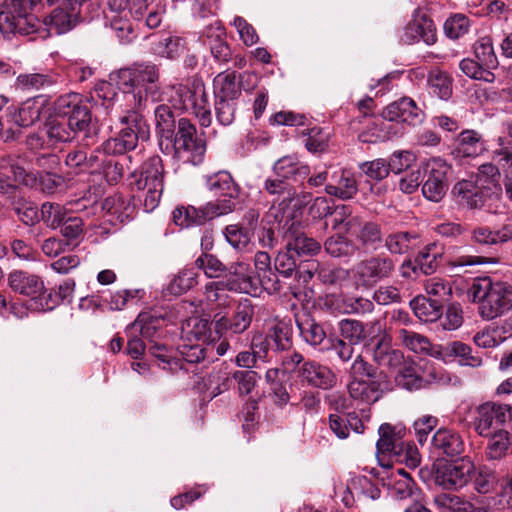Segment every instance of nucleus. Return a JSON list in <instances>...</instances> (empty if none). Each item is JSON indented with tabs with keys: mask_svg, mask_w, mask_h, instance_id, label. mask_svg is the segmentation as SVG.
Returning <instances> with one entry per match:
<instances>
[{
	"mask_svg": "<svg viewBox=\"0 0 512 512\" xmlns=\"http://www.w3.org/2000/svg\"><path fill=\"white\" fill-rule=\"evenodd\" d=\"M125 104L120 105L123 115L119 120L127 127L121 129L116 137L102 143V150L108 155H122L136 148L139 136L148 138L149 127L141 114L145 107V98L141 93L123 94Z\"/></svg>",
	"mask_w": 512,
	"mask_h": 512,
	"instance_id": "f257e3e1",
	"label": "nucleus"
},
{
	"mask_svg": "<svg viewBox=\"0 0 512 512\" xmlns=\"http://www.w3.org/2000/svg\"><path fill=\"white\" fill-rule=\"evenodd\" d=\"M347 389L352 399L373 404L390 390V383L384 372L358 355L349 370Z\"/></svg>",
	"mask_w": 512,
	"mask_h": 512,
	"instance_id": "f03ea898",
	"label": "nucleus"
},
{
	"mask_svg": "<svg viewBox=\"0 0 512 512\" xmlns=\"http://www.w3.org/2000/svg\"><path fill=\"white\" fill-rule=\"evenodd\" d=\"M470 293L484 320H493L512 309V286L506 282H493L490 277L477 278Z\"/></svg>",
	"mask_w": 512,
	"mask_h": 512,
	"instance_id": "7ed1b4c3",
	"label": "nucleus"
},
{
	"mask_svg": "<svg viewBox=\"0 0 512 512\" xmlns=\"http://www.w3.org/2000/svg\"><path fill=\"white\" fill-rule=\"evenodd\" d=\"M159 78L160 70L157 65L150 62L136 63L119 70L118 85L123 90V94L141 93L145 102L148 97L152 101H159L161 100Z\"/></svg>",
	"mask_w": 512,
	"mask_h": 512,
	"instance_id": "20e7f679",
	"label": "nucleus"
},
{
	"mask_svg": "<svg viewBox=\"0 0 512 512\" xmlns=\"http://www.w3.org/2000/svg\"><path fill=\"white\" fill-rule=\"evenodd\" d=\"M132 182L138 190H147L144 197V207L147 211L154 210L161 199L164 188V166L162 159L154 155L141 165L139 172H133Z\"/></svg>",
	"mask_w": 512,
	"mask_h": 512,
	"instance_id": "39448f33",
	"label": "nucleus"
},
{
	"mask_svg": "<svg viewBox=\"0 0 512 512\" xmlns=\"http://www.w3.org/2000/svg\"><path fill=\"white\" fill-rule=\"evenodd\" d=\"M155 0H107L110 15V26L120 41L129 42L133 33V26L129 17L141 20L145 11Z\"/></svg>",
	"mask_w": 512,
	"mask_h": 512,
	"instance_id": "423d86ee",
	"label": "nucleus"
},
{
	"mask_svg": "<svg viewBox=\"0 0 512 512\" xmlns=\"http://www.w3.org/2000/svg\"><path fill=\"white\" fill-rule=\"evenodd\" d=\"M173 158L183 164L198 165L203 161L206 143L197 135V129L187 118L178 120L173 139Z\"/></svg>",
	"mask_w": 512,
	"mask_h": 512,
	"instance_id": "0eeeda50",
	"label": "nucleus"
},
{
	"mask_svg": "<svg viewBox=\"0 0 512 512\" xmlns=\"http://www.w3.org/2000/svg\"><path fill=\"white\" fill-rule=\"evenodd\" d=\"M395 271L396 261L390 255L380 253L359 261L354 268V279L358 286L371 289L390 279Z\"/></svg>",
	"mask_w": 512,
	"mask_h": 512,
	"instance_id": "6e6552de",
	"label": "nucleus"
},
{
	"mask_svg": "<svg viewBox=\"0 0 512 512\" xmlns=\"http://www.w3.org/2000/svg\"><path fill=\"white\" fill-rule=\"evenodd\" d=\"M177 99L175 106L183 110H191L198 118L202 127H209L212 116L205 86L201 81H193L191 85L178 84L173 86Z\"/></svg>",
	"mask_w": 512,
	"mask_h": 512,
	"instance_id": "1a4fd4ad",
	"label": "nucleus"
},
{
	"mask_svg": "<svg viewBox=\"0 0 512 512\" xmlns=\"http://www.w3.org/2000/svg\"><path fill=\"white\" fill-rule=\"evenodd\" d=\"M475 472L474 463L468 458L437 464L432 469V479L435 485L444 490L458 491L472 480Z\"/></svg>",
	"mask_w": 512,
	"mask_h": 512,
	"instance_id": "9d476101",
	"label": "nucleus"
},
{
	"mask_svg": "<svg viewBox=\"0 0 512 512\" xmlns=\"http://www.w3.org/2000/svg\"><path fill=\"white\" fill-rule=\"evenodd\" d=\"M451 166L439 157L429 159L423 165L422 193L433 202H439L446 195L449 187Z\"/></svg>",
	"mask_w": 512,
	"mask_h": 512,
	"instance_id": "9b49d317",
	"label": "nucleus"
},
{
	"mask_svg": "<svg viewBox=\"0 0 512 512\" xmlns=\"http://www.w3.org/2000/svg\"><path fill=\"white\" fill-rule=\"evenodd\" d=\"M255 313V306L248 298L240 299L230 317L221 315L214 316V327L217 333L230 331L234 334L244 333L251 325Z\"/></svg>",
	"mask_w": 512,
	"mask_h": 512,
	"instance_id": "f8f14e48",
	"label": "nucleus"
},
{
	"mask_svg": "<svg viewBox=\"0 0 512 512\" xmlns=\"http://www.w3.org/2000/svg\"><path fill=\"white\" fill-rule=\"evenodd\" d=\"M28 5L6 8L0 12V31L3 35L19 33L29 35L37 32L39 20L31 13Z\"/></svg>",
	"mask_w": 512,
	"mask_h": 512,
	"instance_id": "ddd939ff",
	"label": "nucleus"
},
{
	"mask_svg": "<svg viewBox=\"0 0 512 512\" xmlns=\"http://www.w3.org/2000/svg\"><path fill=\"white\" fill-rule=\"evenodd\" d=\"M508 407L502 404L486 402L476 407L473 418V428L481 437L492 435L497 430H503L508 413Z\"/></svg>",
	"mask_w": 512,
	"mask_h": 512,
	"instance_id": "4468645a",
	"label": "nucleus"
},
{
	"mask_svg": "<svg viewBox=\"0 0 512 512\" xmlns=\"http://www.w3.org/2000/svg\"><path fill=\"white\" fill-rule=\"evenodd\" d=\"M254 78L255 75L249 72L241 74L235 71L221 72L213 80L214 97L237 100L242 89L254 87L255 84L252 82Z\"/></svg>",
	"mask_w": 512,
	"mask_h": 512,
	"instance_id": "2eb2a0df",
	"label": "nucleus"
},
{
	"mask_svg": "<svg viewBox=\"0 0 512 512\" xmlns=\"http://www.w3.org/2000/svg\"><path fill=\"white\" fill-rule=\"evenodd\" d=\"M345 231L355 238L358 248L376 249L384 240L380 224L362 217H350L345 221Z\"/></svg>",
	"mask_w": 512,
	"mask_h": 512,
	"instance_id": "dca6fc26",
	"label": "nucleus"
},
{
	"mask_svg": "<svg viewBox=\"0 0 512 512\" xmlns=\"http://www.w3.org/2000/svg\"><path fill=\"white\" fill-rule=\"evenodd\" d=\"M85 0H47L48 3H59L49 17L50 31L56 34H63L74 28L79 22L80 9Z\"/></svg>",
	"mask_w": 512,
	"mask_h": 512,
	"instance_id": "f3484780",
	"label": "nucleus"
},
{
	"mask_svg": "<svg viewBox=\"0 0 512 512\" xmlns=\"http://www.w3.org/2000/svg\"><path fill=\"white\" fill-rule=\"evenodd\" d=\"M381 115L385 120L406 123L412 126L422 123L425 117L422 109L409 97H402L388 104Z\"/></svg>",
	"mask_w": 512,
	"mask_h": 512,
	"instance_id": "a211bd4d",
	"label": "nucleus"
},
{
	"mask_svg": "<svg viewBox=\"0 0 512 512\" xmlns=\"http://www.w3.org/2000/svg\"><path fill=\"white\" fill-rule=\"evenodd\" d=\"M230 277L226 281L228 291L257 296L261 290L259 280L252 275L251 267L246 262H234L229 268Z\"/></svg>",
	"mask_w": 512,
	"mask_h": 512,
	"instance_id": "6ab92c4d",
	"label": "nucleus"
},
{
	"mask_svg": "<svg viewBox=\"0 0 512 512\" xmlns=\"http://www.w3.org/2000/svg\"><path fill=\"white\" fill-rule=\"evenodd\" d=\"M298 376L308 386L322 390L332 389L337 384L334 371L314 360L304 362L299 368Z\"/></svg>",
	"mask_w": 512,
	"mask_h": 512,
	"instance_id": "aec40b11",
	"label": "nucleus"
},
{
	"mask_svg": "<svg viewBox=\"0 0 512 512\" xmlns=\"http://www.w3.org/2000/svg\"><path fill=\"white\" fill-rule=\"evenodd\" d=\"M10 172L13 174V181L22 183L25 186L39 188L44 193L52 194L63 184V177L53 172L36 174L27 172L23 167L10 165Z\"/></svg>",
	"mask_w": 512,
	"mask_h": 512,
	"instance_id": "412c9836",
	"label": "nucleus"
},
{
	"mask_svg": "<svg viewBox=\"0 0 512 512\" xmlns=\"http://www.w3.org/2000/svg\"><path fill=\"white\" fill-rule=\"evenodd\" d=\"M7 117L18 132V138L21 136L22 129L32 126L40 119L42 106L35 98L28 99L20 106H10L6 109Z\"/></svg>",
	"mask_w": 512,
	"mask_h": 512,
	"instance_id": "4be33fe9",
	"label": "nucleus"
},
{
	"mask_svg": "<svg viewBox=\"0 0 512 512\" xmlns=\"http://www.w3.org/2000/svg\"><path fill=\"white\" fill-rule=\"evenodd\" d=\"M7 281L12 291L30 298H35L45 291L43 279L26 270L11 271Z\"/></svg>",
	"mask_w": 512,
	"mask_h": 512,
	"instance_id": "5701e85b",
	"label": "nucleus"
},
{
	"mask_svg": "<svg viewBox=\"0 0 512 512\" xmlns=\"http://www.w3.org/2000/svg\"><path fill=\"white\" fill-rule=\"evenodd\" d=\"M274 266L276 271L285 279L292 277L296 279L299 277L303 278L304 282H307L313 276L312 269H316L318 264L313 262L311 268L301 271L300 265L298 264V257L285 247V250L280 251L276 256Z\"/></svg>",
	"mask_w": 512,
	"mask_h": 512,
	"instance_id": "b1692460",
	"label": "nucleus"
},
{
	"mask_svg": "<svg viewBox=\"0 0 512 512\" xmlns=\"http://www.w3.org/2000/svg\"><path fill=\"white\" fill-rule=\"evenodd\" d=\"M296 225L300 226V222L292 221L286 232V248L292 251L298 258L301 256L316 255L320 249V243L314 238L306 236L297 230Z\"/></svg>",
	"mask_w": 512,
	"mask_h": 512,
	"instance_id": "393cba45",
	"label": "nucleus"
},
{
	"mask_svg": "<svg viewBox=\"0 0 512 512\" xmlns=\"http://www.w3.org/2000/svg\"><path fill=\"white\" fill-rule=\"evenodd\" d=\"M384 247L391 255H405L420 247V236L415 231H395L385 236Z\"/></svg>",
	"mask_w": 512,
	"mask_h": 512,
	"instance_id": "a878e982",
	"label": "nucleus"
},
{
	"mask_svg": "<svg viewBox=\"0 0 512 512\" xmlns=\"http://www.w3.org/2000/svg\"><path fill=\"white\" fill-rule=\"evenodd\" d=\"M376 328H379L378 321L363 323L356 319H343L339 322L342 339L356 345L368 341Z\"/></svg>",
	"mask_w": 512,
	"mask_h": 512,
	"instance_id": "bb28decb",
	"label": "nucleus"
},
{
	"mask_svg": "<svg viewBox=\"0 0 512 512\" xmlns=\"http://www.w3.org/2000/svg\"><path fill=\"white\" fill-rule=\"evenodd\" d=\"M397 338L403 347L416 354H425L434 358L440 355V345L432 344L426 336L415 331L399 329Z\"/></svg>",
	"mask_w": 512,
	"mask_h": 512,
	"instance_id": "cd10ccee",
	"label": "nucleus"
},
{
	"mask_svg": "<svg viewBox=\"0 0 512 512\" xmlns=\"http://www.w3.org/2000/svg\"><path fill=\"white\" fill-rule=\"evenodd\" d=\"M484 151L482 135L475 130H464L455 138L452 154L457 158L476 157Z\"/></svg>",
	"mask_w": 512,
	"mask_h": 512,
	"instance_id": "c85d7f7f",
	"label": "nucleus"
},
{
	"mask_svg": "<svg viewBox=\"0 0 512 512\" xmlns=\"http://www.w3.org/2000/svg\"><path fill=\"white\" fill-rule=\"evenodd\" d=\"M328 195L341 200L352 199L358 192V183L355 176L348 170H341L332 176V182L325 186Z\"/></svg>",
	"mask_w": 512,
	"mask_h": 512,
	"instance_id": "c756f323",
	"label": "nucleus"
},
{
	"mask_svg": "<svg viewBox=\"0 0 512 512\" xmlns=\"http://www.w3.org/2000/svg\"><path fill=\"white\" fill-rule=\"evenodd\" d=\"M432 445L439 453L449 457L459 456L465 448L461 435L446 428H441L434 434Z\"/></svg>",
	"mask_w": 512,
	"mask_h": 512,
	"instance_id": "7c9ffc66",
	"label": "nucleus"
},
{
	"mask_svg": "<svg viewBox=\"0 0 512 512\" xmlns=\"http://www.w3.org/2000/svg\"><path fill=\"white\" fill-rule=\"evenodd\" d=\"M263 191L273 198V202L280 201L286 205L290 204L297 194L295 187L289 181L275 173L264 180Z\"/></svg>",
	"mask_w": 512,
	"mask_h": 512,
	"instance_id": "2f4dec72",
	"label": "nucleus"
},
{
	"mask_svg": "<svg viewBox=\"0 0 512 512\" xmlns=\"http://www.w3.org/2000/svg\"><path fill=\"white\" fill-rule=\"evenodd\" d=\"M207 187L209 191L218 199H235L239 195V187L233 180L230 173L220 171L207 180Z\"/></svg>",
	"mask_w": 512,
	"mask_h": 512,
	"instance_id": "473e14b6",
	"label": "nucleus"
},
{
	"mask_svg": "<svg viewBox=\"0 0 512 512\" xmlns=\"http://www.w3.org/2000/svg\"><path fill=\"white\" fill-rule=\"evenodd\" d=\"M211 322L199 316L188 318L182 324V338L187 342L210 343Z\"/></svg>",
	"mask_w": 512,
	"mask_h": 512,
	"instance_id": "72a5a7b5",
	"label": "nucleus"
},
{
	"mask_svg": "<svg viewBox=\"0 0 512 512\" xmlns=\"http://www.w3.org/2000/svg\"><path fill=\"white\" fill-rule=\"evenodd\" d=\"M410 307L415 316L423 322H434L441 318L443 305L439 300L425 296H417L410 301Z\"/></svg>",
	"mask_w": 512,
	"mask_h": 512,
	"instance_id": "f704fd0d",
	"label": "nucleus"
},
{
	"mask_svg": "<svg viewBox=\"0 0 512 512\" xmlns=\"http://www.w3.org/2000/svg\"><path fill=\"white\" fill-rule=\"evenodd\" d=\"M57 79L52 73H23L16 78V88L24 92L46 90L55 85Z\"/></svg>",
	"mask_w": 512,
	"mask_h": 512,
	"instance_id": "c9c22d12",
	"label": "nucleus"
},
{
	"mask_svg": "<svg viewBox=\"0 0 512 512\" xmlns=\"http://www.w3.org/2000/svg\"><path fill=\"white\" fill-rule=\"evenodd\" d=\"M155 129L160 138L159 145L163 150V139L171 140L175 132V118L170 106L158 105L154 110Z\"/></svg>",
	"mask_w": 512,
	"mask_h": 512,
	"instance_id": "e433bc0d",
	"label": "nucleus"
},
{
	"mask_svg": "<svg viewBox=\"0 0 512 512\" xmlns=\"http://www.w3.org/2000/svg\"><path fill=\"white\" fill-rule=\"evenodd\" d=\"M325 251L334 258L350 259L358 252L357 244L343 234H334L324 243Z\"/></svg>",
	"mask_w": 512,
	"mask_h": 512,
	"instance_id": "4c0bfd02",
	"label": "nucleus"
},
{
	"mask_svg": "<svg viewBox=\"0 0 512 512\" xmlns=\"http://www.w3.org/2000/svg\"><path fill=\"white\" fill-rule=\"evenodd\" d=\"M384 485L391 491L392 496L405 499L412 495L414 481L404 469L399 468L390 472Z\"/></svg>",
	"mask_w": 512,
	"mask_h": 512,
	"instance_id": "58836bf2",
	"label": "nucleus"
},
{
	"mask_svg": "<svg viewBox=\"0 0 512 512\" xmlns=\"http://www.w3.org/2000/svg\"><path fill=\"white\" fill-rule=\"evenodd\" d=\"M274 173L283 179L298 181L306 178L310 173V168L295 158L286 156L279 159L274 164Z\"/></svg>",
	"mask_w": 512,
	"mask_h": 512,
	"instance_id": "ea45409f",
	"label": "nucleus"
},
{
	"mask_svg": "<svg viewBox=\"0 0 512 512\" xmlns=\"http://www.w3.org/2000/svg\"><path fill=\"white\" fill-rule=\"evenodd\" d=\"M471 352L472 349L467 344L460 341H453L446 344L445 346L440 345V355L439 357H436V359L445 360L448 357L455 356L462 358L465 365L472 367L480 366L482 362L481 358L478 356H473Z\"/></svg>",
	"mask_w": 512,
	"mask_h": 512,
	"instance_id": "a19ab883",
	"label": "nucleus"
},
{
	"mask_svg": "<svg viewBox=\"0 0 512 512\" xmlns=\"http://www.w3.org/2000/svg\"><path fill=\"white\" fill-rule=\"evenodd\" d=\"M488 443L485 449L487 460L496 461L503 459L510 447V435L505 429L497 430L492 435L486 436Z\"/></svg>",
	"mask_w": 512,
	"mask_h": 512,
	"instance_id": "79ce46f5",
	"label": "nucleus"
},
{
	"mask_svg": "<svg viewBox=\"0 0 512 512\" xmlns=\"http://www.w3.org/2000/svg\"><path fill=\"white\" fill-rule=\"evenodd\" d=\"M297 327L304 340L312 346L320 345L326 338L322 326L309 315L296 318Z\"/></svg>",
	"mask_w": 512,
	"mask_h": 512,
	"instance_id": "37998d69",
	"label": "nucleus"
},
{
	"mask_svg": "<svg viewBox=\"0 0 512 512\" xmlns=\"http://www.w3.org/2000/svg\"><path fill=\"white\" fill-rule=\"evenodd\" d=\"M368 340L365 347L371 353L373 361L379 364L392 349L391 338L379 324V328H376V332Z\"/></svg>",
	"mask_w": 512,
	"mask_h": 512,
	"instance_id": "c03bdc74",
	"label": "nucleus"
},
{
	"mask_svg": "<svg viewBox=\"0 0 512 512\" xmlns=\"http://www.w3.org/2000/svg\"><path fill=\"white\" fill-rule=\"evenodd\" d=\"M473 239L484 245L507 242L512 239V225H504L498 231H491L487 227H478L473 231Z\"/></svg>",
	"mask_w": 512,
	"mask_h": 512,
	"instance_id": "a18cd8bd",
	"label": "nucleus"
},
{
	"mask_svg": "<svg viewBox=\"0 0 512 512\" xmlns=\"http://www.w3.org/2000/svg\"><path fill=\"white\" fill-rule=\"evenodd\" d=\"M45 132L52 144L71 141L74 137L72 129L62 117L49 118L45 123Z\"/></svg>",
	"mask_w": 512,
	"mask_h": 512,
	"instance_id": "49530a36",
	"label": "nucleus"
},
{
	"mask_svg": "<svg viewBox=\"0 0 512 512\" xmlns=\"http://www.w3.org/2000/svg\"><path fill=\"white\" fill-rule=\"evenodd\" d=\"M178 350L184 361L194 364L201 362L207 357L208 353L213 352L214 345L211 343L183 341V343L179 345Z\"/></svg>",
	"mask_w": 512,
	"mask_h": 512,
	"instance_id": "de8ad7c7",
	"label": "nucleus"
},
{
	"mask_svg": "<svg viewBox=\"0 0 512 512\" xmlns=\"http://www.w3.org/2000/svg\"><path fill=\"white\" fill-rule=\"evenodd\" d=\"M435 505L451 512H476L478 510L471 502L461 498L460 496L442 493L434 498Z\"/></svg>",
	"mask_w": 512,
	"mask_h": 512,
	"instance_id": "09e8293b",
	"label": "nucleus"
},
{
	"mask_svg": "<svg viewBox=\"0 0 512 512\" xmlns=\"http://www.w3.org/2000/svg\"><path fill=\"white\" fill-rule=\"evenodd\" d=\"M40 220L51 229H57L62 224L67 216L66 209L59 203L44 202L41 205Z\"/></svg>",
	"mask_w": 512,
	"mask_h": 512,
	"instance_id": "8fccbe9b",
	"label": "nucleus"
},
{
	"mask_svg": "<svg viewBox=\"0 0 512 512\" xmlns=\"http://www.w3.org/2000/svg\"><path fill=\"white\" fill-rule=\"evenodd\" d=\"M427 80L432 92L440 99L447 100L451 97L452 79L447 73L438 69L432 70Z\"/></svg>",
	"mask_w": 512,
	"mask_h": 512,
	"instance_id": "3c124183",
	"label": "nucleus"
},
{
	"mask_svg": "<svg viewBox=\"0 0 512 512\" xmlns=\"http://www.w3.org/2000/svg\"><path fill=\"white\" fill-rule=\"evenodd\" d=\"M398 386L409 391L418 390L423 387L424 380L417 373V368L412 364L404 363L395 376Z\"/></svg>",
	"mask_w": 512,
	"mask_h": 512,
	"instance_id": "603ef678",
	"label": "nucleus"
},
{
	"mask_svg": "<svg viewBox=\"0 0 512 512\" xmlns=\"http://www.w3.org/2000/svg\"><path fill=\"white\" fill-rule=\"evenodd\" d=\"M471 481H473L474 489L480 494L492 492L498 482L495 472L486 466L475 467Z\"/></svg>",
	"mask_w": 512,
	"mask_h": 512,
	"instance_id": "864d4df0",
	"label": "nucleus"
},
{
	"mask_svg": "<svg viewBox=\"0 0 512 512\" xmlns=\"http://www.w3.org/2000/svg\"><path fill=\"white\" fill-rule=\"evenodd\" d=\"M12 209L18 218L26 225H34L40 221L39 210L35 203L19 197L12 201Z\"/></svg>",
	"mask_w": 512,
	"mask_h": 512,
	"instance_id": "5fc2aeb1",
	"label": "nucleus"
},
{
	"mask_svg": "<svg viewBox=\"0 0 512 512\" xmlns=\"http://www.w3.org/2000/svg\"><path fill=\"white\" fill-rule=\"evenodd\" d=\"M115 156L106 154L102 159V167L99 172L109 184H117L124 176V162Z\"/></svg>",
	"mask_w": 512,
	"mask_h": 512,
	"instance_id": "6e6d98bb",
	"label": "nucleus"
},
{
	"mask_svg": "<svg viewBox=\"0 0 512 512\" xmlns=\"http://www.w3.org/2000/svg\"><path fill=\"white\" fill-rule=\"evenodd\" d=\"M197 284V273L193 269H184L173 277L167 286L172 295H181Z\"/></svg>",
	"mask_w": 512,
	"mask_h": 512,
	"instance_id": "4d7b16f0",
	"label": "nucleus"
},
{
	"mask_svg": "<svg viewBox=\"0 0 512 512\" xmlns=\"http://www.w3.org/2000/svg\"><path fill=\"white\" fill-rule=\"evenodd\" d=\"M235 208V202L231 199H217L208 202L202 208H199L202 225L218 216L228 214Z\"/></svg>",
	"mask_w": 512,
	"mask_h": 512,
	"instance_id": "13d9d810",
	"label": "nucleus"
},
{
	"mask_svg": "<svg viewBox=\"0 0 512 512\" xmlns=\"http://www.w3.org/2000/svg\"><path fill=\"white\" fill-rule=\"evenodd\" d=\"M268 338L277 350H288L292 346V332L288 323L280 321L269 331Z\"/></svg>",
	"mask_w": 512,
	"mask_h": 512,
	"instance_id": "bf43d9fd",
	"label": "nucleus"
},
{
	"mask_svg": "<svg viewBox=\"0 0 512 512\" xmlns=\"http://www.w3.org/2000/svg\"><path fill=\"white\" fill-rule=\"evenodd\" d=\"M73 133L87 132L91 124V112L88 105L82 102L75 110L70 111L66 119Z\"/></svg>",
	"mask_w": 512,
	"mask_h": 512,
	"instance_id": "052dcab7",
	"label": "nucleus"
},
{
	"mask_svg": "<svg viewBox=\"0 0 512 512\" xmlns=\"http://www.w3.org/2000/svg\"><path fill=\"white\" fill-rule=\"evenodd\" d=\"M474 53L480 63L487 68H495L498 65L497 56L490 37L480 38L474 45Z\"/></svg>",
	"mask_w": 512,
	"mask_h": 512,
	"instance_id": "680f3d73",
	"label": "nucleus"
},
{
	"mask_svg": "<svg viewBox=\"0 0 512 512\" xmlns=\"http://www.w3.org/2000/svg\"><path fill=\"white\" fill-rule=\"evenodd\" d=\"M374 310L373 300L362 296H345L342 298V311L345 314L365 315Z\"/></svg>",
	"mask_w": 512,
	"mask_h": 512,
	"instance_id": "e2e57ef3",
	"label": "nucleus"
},
{
	"mask_svg": "<svg viewBox=\"0 0 512 512\" xmlns=\"http://www.w3.org/2000/svg\"><path fill=\"white\" fill-rule=\"evenodd\" d=\"M214 110L216 119L223 126L231 125L236 117V100L215 98Z\"/></svg>",
	"mask_w": 512,
	"mask_h": 512,
	"instance_id": "0e129e2a",
	"label": "nucleus"
},
{
	"mask_svg": "<svg viewBox=\"0 0 512 512\" xmlns=\"http://www.w3.org/2000/svg\"><path fill=\"white\" fill-rule=\"evenodd\" d=\"M150 354L162 363L164 370L174 372L180 367V360L175 357V353L171 348L159 343H153L149 347Z\"/></svg>",
	"mask_w": 512,
	"mask_h": 512,
	"instance_id": "69168bd1",
	"label": "nucleus"
},
{
	"mask_svg": "<svg viewBox=\"0 0 512 512\" xmlns=\"http://www.w3.org/2000/svg\"><path fill=\"white\" fill-rule=\"evenodd\" d=\"M406 34L412 39H422L425 43L431 45L436 42V33L433 24L424 20L423 23L413 21L408 24Z\"/></svg>",
	"mask_w": 512,
	"mask_h": 512,
	"instance_id": "338daca9",
	"label": "nucleus"
},
{
	"mask_svg": "<svg viewBox=\"0 0 512 512\" xmlns=\"http://www.w3.org/2000/svg\"><path fill=\"white\" fill-rule=\"evenodd\" d=\"M103 209L107 210L110 214L116 215L121 221L128 218L134 210L130 201L126 200L121 195H113L107 197L103 202Z\"/></svg>",
	"mask_w": 512,
	"mask_h": 512,
	"instance_id": "774afa93",
	"label": "nucleus"
}]
</instances>
